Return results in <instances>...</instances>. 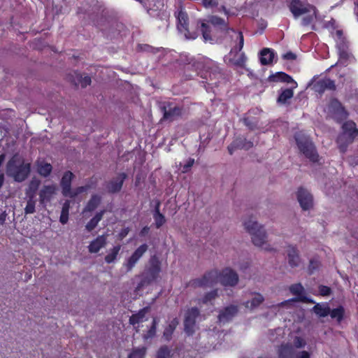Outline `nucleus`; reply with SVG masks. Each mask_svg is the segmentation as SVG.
Listing matches in <instances>:
<instances>
[{"label": "nucleus", "instance_id": "f257e3e1", "mask_svg": "<svg viewBox=\"0 0 358 358\" xmlns=\"http://www.w3.org/2000/svg\"><path fill=\"white\" fill-rule=\"evenodd\" d=\"M31 171L29 163H25L24 159L17 156H13L7 164V175L12 177L17 182L24 181Z\"/></svg>", "mask_w": 358, "mask_h": 358}, {"label": "nucleus", "instance_id": "f03ea898", "mask_svg": "<svg viewBox=\"0 0 358 358\" xmlns=\"http://www.w3.org/2000/svg\"><path fill=\"white\" fill-rule=\"evenodd\" d=\"M294 138L299 151L306 157L313 162L318 161L319 155L313 142L307 135L302 131L296 132Z\"/></svg>", "mask_w": 358, "mask_h": 358}, {"label": "nucleus", "instance_id": "7ed1b4c3", "mask_svg": "<svg viewBox=\"0 0 358 358\" xmlns=\"http://www.w3.org/2000/svg\"><path fill=\"white\" fill-rule=\"evenodd\" d=\"M343 132L337 139L340 149L344 152L348 144L351 143L354 138L358 135V129L352 121H348L343 124Z\"/></svg>", "mask_w": 358, "mask_h": 358}, {"label": "nucleus", "instance_id": "20e7f679", "mask_svg": "<svg viewBox=\"0 0 358 358\" xmlns=\"http://www.w3.org/2000/svg\"><path fill=\"white\" fill-rule=\"evenodd\" d=\"M236 39L238 44L235 45L229 54V62L238 66H243L246 62V56L243 52H240L244 45V38L242 32L236 33Z\"/></svg>", "mask_w": 358, "mask_h": 358}, {"label": "nucleus", "instance_id": "39448f33", "mask_svg": "<svg viewBox=\"0 0 358 358\" xmlns=\"http://www.w3.org/2000/svg\"><path fill=\"white\" fill-rule=\"evenodd\" d=\"M177 19V29L178 31L183 34L185 38L187 40H194L199 36L198 31H191L189 29V17L183 9H180L178 13H176Z\"/></svg>", "mask_w": 358, "mask_h": 358}, {"label": "nucleus", "instance_id": "423d86ee", "mask_svg": "<svg viewBox=\"0 0 358 358\" xmlns=\"http://www.w3.org/2000/svg\"><path fill=\"white\" fill-rule=\"evenodd\" d=\"M219 282V272L216 270L206 273L202 278H196L191 281V285L194 287H210Z\"/></svg>", "mask_w": 358, "mask_h": 358}, {"label": "nucleus", "instance_id": "0eeeda50", "mask_svg": "<svg viewBox=\"0 0 358 358\" xmlns=\"http://www.w3.org/2000/svg\"><path fill=\"white\" fill-rule=\"evenodd\" d=\"M328 115L336 121L341 122L348 117V113L340 101L333 99L328 106Z\"/></svg>", "mask_w": 358, "mask_h": 358}, {"label": "nucleus", "instance_id": "6e6552de", "mask_svg": "<svg viewBox=\"0 0 358 358\" xmlns=\"http://www.w3.org/2000/svg\"><path fill=\"white\" fill-rule=\"evenodd\" d=\"M250 235L252 241L255 246L261 248L262 250L267 252H272L274 250L267 241L268 236L264 227L255 231L254 234H251Z\"/></svg>", "mask_w": 358, "mask_h": 358}, {"label": "nucleus", "instance_id": "1a4fd4ad", "mask_svg": "<svg viewBox=\"0 0 358 358\" xmlns=\"http://www.w3.org/2000/svg\"><path fill=\"white\" fill-rule=\"evenodd\" d=\"M148 249L147 244L140 245L132 255L125 260L123 266L126 268L127 272L131 271L136 266L138 260L143 257Z\"/></svg>", "mask_w": 358, "mask_h": 358}, {"label": "nucleus", "instance_id": "9d476101", "mask_svg": "<svg viewBox=\"0 0 358 358\" xmlns=\"http://www.w3.org/2000/svg\"><path fill=\"white\" fill-rule=\"evenodd\" d=\"M219 282L224 286H235L238 282V274L230 268H225L219 272Z\"/></svg>", "mask_w": 358, "mask_h": 358}, {"label": "nucleus", "instance_id": "9b49d317", "mask_svg": "<svg viewBox=\"0 0 358 358\" xmlns=\"http://www.w3.org/2000/svg\"><path fill=\"white\" fill-rule=\"evenodd\" d=\"M199 315L197 308H192L188 310L185 314L184 325L185 331L188 335L194 332L196 327V319Z\"/></svg>", "mask_w": 358, "mask_h": 358}, {"label": "nucleus", "instance_id": "f8f14e48", "mask_svg": "<svg viewBox=\"0 0 358 358\" xmlns=\"http://www.w3.org/2000/svg\"><path fill=\"white\" fill-rule=\"evenodd\" d=\"M313 6L309 3H305L300 0H292L289 6V10L295 19L311 11Z\"/></svg>", "mask_w": 358, "mask_h": 358}, {"label": "nucleus", "instance_id": "ddd939ff", "mask_svg": "<svg viewBox=\"0 0 358 358\" xmlns=\"http://www.w3.org/2000/svg\"><path fill=\"white\" fill-rule=\"evenodd\" d=\"M296 198L303 210H308L313 207V195L306 189L299 188L296 192Z\"/></svg>", "mask_w": 358, "mask_h": 358}, {"label": "nucleus", "instance_id": "4468645a", "mask_svg": "<svg viewBox=\"0 0 358 358\" xmlns=\"http://www.w3.org/2000/svg\"><path fill=\"white\" fill-rule=\"evenodd\" d=\"M287 262L292 268L297 267L301 263V258L297 248L289 245L286 248Z\"/></svg>", "mask_w": 358, "mask_h": 358}, {"label": "nucleus", "instance_id": "2eb2a0df", "mask_svg": "<svg viewBox=\"0 0 358 358\" xmlns=\"http://www.w3.org/2000/svg\"><path fill=\"white\" fill-rule=\"evenodd\" d=\"M253 147V143L243 137L236 138L229 146L228 150L232 155L236 149L249 150Z\"/></svg>", "mask_w": 358, "mask_h": 358}, {"label": "nucleus", "instance_id": "dca6fc26", "mask_svg": "<svg viewBox=\"0 0 358 358\" xmlns=\"http://www.w3.org/2000/svg\"><path fill=\"white\" fill-rule=\"evenodd\" d=\"M163 119L169 121H173L180 117L182 114V109L179 106L169 104L163 107Z\"/></svg>", "mask_w": 358, "mask_h": 358}, {"label": "nucleus", "instance_id": "f3484780", "mask_svg": "<svg viewBox=\"0 0 358 358\" xmlns=\"http://www.w3.org/2000/svg\"><path fill=\"white\" fill-rule=\"evenodd\" d=\"M313 87L315 92L322 94L327 90H335L336 85L334 80L329 78H323L317 81Z\"/></svg>", "mask_w": 358, "mask_h": 358}, {"label": "nucleus", "instance_id": "a211bd4d", "mask_svg": "<svg viewBox=\"0 0 358 358\" xmlns=\"http://www.w3.org/2000/svg\"><path fill=\"white\" fill-rule=\"evenodd\" d=\"M126 178L127 175L122 173L118 175L115 178L111 180L107 185L108 191L112 193L119 192L121 189L124 180Z\"/></svg>", "mask_w": 358, "mask_h": 358}, {"label": "nucleus", "instance_id": "6ab92c4d", "mask_svg": "<svg viewBox=\"0 0 358 358\" xmlns=\"http://www.w3.org/2000/svg\"><path fill=\"white\" fill-rule=\"evenodd\" d=\"M74 175L71 171H66L64 174L61 180V187L62 189V194L64 196H69L71 191V181L73 178Z\"/></svg>", "mask_w": 358, "mask_h": 358}, {"label": "nucleus", "instance_id": "aec40b11", "mask_svg": "<svg viewBox=\"0 0 358 358\" xmlns=\"http://www.w3.org/2000/svg\"><path fill=\"white\" fill-rule=\"evenodd\" d=\"M237 312V306L234 305L227 306L220 312V313L218 315V320L220 322H229L236 315Z\"/></svg>", "mask_w": 358, "mask_h": 358}, {"label": "nucleus", "instance_id": "412c9836", "mask_svg": "<svg viewBox=\"0 0 358 358\" xmlns=\"http://www.w3.org/2000/svg\"><path fill=\"white\" fill-rule=\"evenodd\" d=\"M264 301V296L259 293H251L250 299L244 303L245 308L250 310L257 308Z\"/></svg>", "mask_w": 358, "mask_h": 358}, {"label": "nucleus", "instance_id": "4be33fe9", "mask_svg": "<svg viewBox=\"0 0 358 358\" xmlns=\"http://www.w3.org/2000/svg\"><path fill=\"white\" fill-rule=\"evenodd\" d=\"M200 24V29L202 34L203 40L205 43L209 42L213 43L214 38L211 35V27L207 24L205 20H199L197 22V25Z\"/></svg>", "mask_w": 358, "mask_h": 358}, {"label": "nucleus", "instance_id": "5701e85b", "mask_svg": "<svg viewBox=\"0 0 358 358\" xmlns=\"http://www.w3.org/2000/svg\"><path fill=\"white\" fill-rule=\"evenodd\" d=\"M294 352V346L290 343H282L278 348L279 358H293Z\"/></svg>", "mask_w": 358, "mask_h": 358}, {"label": "nucleus", "instance_id": "b1692460", "mask_svg": "<svg viewBox=\"0 0 358 358\" xmlns=\"http://www.w3.org/2000/svg\"><path fill=\"white\" fill-rule=\"evenodd\" d=\"M56 187L55 185H46L44 186L40 191V202L45 203V202L50 201L52 196L55 194Z\"/></svg>", "mask_w": 358, "mask_h": 358}, {"label": "nucleus", "instance_id": "393cba45", "mask_svg": "<svg viewBox=\"0 0 358 358\" xmlns=\"http://www.w3.org/2000/svg\"><path fill=\"white\" fill-rule=\"evenodd\" d=\"M245 229L250 234H254L255 231L263 228L264 226L259 224L256 219L251 216L246 218L243 222Z\"/></svg>", "mask_w": 358, "mask_h": 358}, {"label": "nucleus", "instance_id": "a878e982", "mask_svg": "<svg viewBox=\"0 0 358 358\" xmlns=\"http://www.w3.org/2000/svg\"><path fill=\"white\" fill-rule=\"evenodd\" d=\"M269 80L273 82H284L287 83H292L293 87L292 88H296L297 83L292 79L291 76L283 72H278L274 75L269 76Z\"/></svg>", "mask_w": 358, "mask_h": 358}, {"label": "nucleus", "instance_id": "bb28decb", "mask_svg": "<svg viewBox=\"0 0 358 358\" xmlns=\"http://www.w3.org/2000/svg\"><path fill=\"white\" fill-rule=\"evenodd\" d=\"M205 22L208 24L210 23L212 25L215 27H220L221 29L225 30V31H231L235 34L237 33L233 29H230L227 27V24L225 22V21L222 19L221 17L216 16V15H210L208 17L207 20H205Z\"/></svg>", "mask_w": 358, "mask_h": 358}, {"label": "nucleus", "instance_id": "cd10ccee", "mask_svg": "<svg viewBox=\"0 0 358 358\" xmlns=\"http://www.w3.org/2000/svg\"><path fill=\"white\" fill-rule=\"evenodd\" d=\"M106 244V237L104 235L99 236L92 241L88 246L89 252L91 253L98 252Z\"/></svg>", "mask_w": 358, "mask_h": 358}, {"label": "nucleus", "instance_id": "c85d7f7f", "mask_svg": "<svg viewBox=\"0 0 358 358\" xmlns=\"http://www.w3.org/2000/svg\"><path fill=\"white\" fill-rule=\"evenodd\" d=\"M38 173L43 177L48 176L52 169V165L43 160H37L36 162Z\"/></svg>", "mask_w": 358, "mask_h": 358}, {"label": "nucleus", "instance_id": "c756f323", "mask_svg": "<svg viewBox=\"0 0 358 358\" xmlns=\"http://www.w3.org/2000/svg\"><path fill=\"white\" fill-rule=\"evenodd\" d=\"M149 308L145 307L141 309L137 313L133 314L129 318V323L135 325L146 320L145 315L148 313Z\"/></svg>", "mask_w": 358, "mask_h": 358}, {"label": "nucleus", "instance_id": "7c9ffc66", "mask_svg": "<svg viewBox=\"0 0 358 358\" xmlns=\"http://www.w3.org/2000/svg\"><path fill=\"white\" fill-rule=\"evenodd\" d=\"M275 53L270 48H264L260 52V62L262 65L270 64L274 58Z\"/></svg>", "mask_w": 358, "mask_h": 358}, {"label": "nucleus", "instance_id": "2f4dec72", "mask_svg": "<svg viewBox=\"0 0 358 358\" xmlns=\"http://www.w3.org/2000/svg\"><path fill=\"white\" fill-rule=\"evenodd\" d=\"M160 272V266L158 263H154L152 264L151 267L150 268L148 271V273L150 275L149 279L148 281L145 279L143 280L138 286V288H140L141 286H143L145 283H149L151 281L155 280Z\"/></svg>", "mask_w": 358, "mask_h": 358}, {"label": "nucleus", "instance_id": "473e14b6", "mask_svg": "<svg viewBox=\"0 0 358 358\" xmlns=\"http://www.w3.org/2000/svg\"><path fill=\"white\" fill-rule=\"evenodd\" d=\"M314 313L321 317H324L330 313V308L327 304L317 303L313 308Z\"/></svg>", "mask_w": 358, "mask_h": 358}, {"label": "nucleus", "instance_id": "72a5a7b5", "mask_svg": "<svg viewBox=\"0 0 358 358\" xmlns=\"http://www.w3.org/2000/svg\"><path fill=\"white\" fill-rule=\"evenodd\" d=\"M104 213L105 210H101L97 213L95 216L92 218L86 224V229L88 231H92L97 226L98 223L101 220Z\"/></svg>", "mask_w": 358, "mask_h": 358}, {"label": "nucleus", "instance_id": "f704fd0d", "mask_svg": "<svg viewBox=\"0 0 358 358\" xmlns=\"http://www.w3.org/2000/svg\"><path fill=\"white\" fill-rule=\"evenodd\" d=\"M293 89L294 88H289L282 90L280 93L279 96L277 99L278 103L280 104H285L287 100L292 98L294 95Z\"/></svg>", "mask_w": 358, "mask_h": 358}, {"label": "nucleus", "instance_id": "c9c22d12", "mask_svg": "<svg viewBox=\"0 0 358 358\" xmlns=\"http://www.w3.org/2000/svg\"><path fill=\"white\" fill-rule=\"evenodd\" d=\"M101 203V197L96 194L92 195L83 212H91L95 210Z\"/></svg>", "mask_w": 358, "mask_h": 358}, {"label": "nucleus", "instance_id": "e433bc0d", "mask_svg": "<svg viewBox=\"0 0 358 358\" xmlns=\"http://www.w3.org/2000/svg\"><path fill=\"white\" fill-rule=\"evenodd\" d=\"M316 16L317 9L315 6H313V9H311V11H308L306 13V14H305V16L301 20V24L305 27L310 25L313 22V20L316 17Z\"/></svg>", "mask_w": 358, "mask_h": 358}, {"label": "nucleus", "instance_id": "4c0bfd02", "mask_svg": "<svg viewBox=\"0 0 358 358\" xmlns=\"http://www.w3.org/2000/svg\"><path fill=\"white\" fill-rule=\"evenodd\" d=\"M159 205L160 203H157L154 213V219L155 221V225L157 228H159L165 222L164 216L159 212Z\"/></svg>", "mask_w": 358, "mask_h": 358}, {"label": "nucleus", "instance_id": "58836bf2", "mask_svg": "<svg viewBox=\"0 0 358 358\" xmlns=\"http://www.w3.org/2000/svg\"><path fill=\"white\" fill-rule=\"evenodd\" d=\"M121 249V246L117 245L113 247L108 253V255L105 257V261L108 264H110L113 262L119 254V252Z\"/></svg>", "mask_w": 358, "mask_h": 358}, {"label": "nucleus", "instance_id": "ea45409f", "mask_svg": "<svg viewBox=\"0 0 358 358\" xmlns=\"http://www.w3.org/2000/svg\"><path fill=\"white\" fill-rule=\"evenodd\" d=\"M344 313V308L340 306L338 308H334L333 310L330 309V313L329 315H330L332 319H336L338 322H341L343 318Z\"/></svg>", "mask_w": 358, "mask_h": 358}, {"label": "nucleus", "instance_id": "a19ab883", "mask_svg": "<svg viewBox=\"0 0 358 358\" xmlns=\"http://www.w3.org/2000/svg\"><path fill=\"white\" fill-rule=\"evenodd\" d=\"M70 208V201H66L63 204L59 221L62 224H66L69 220V211Z\"/></svg>", "mask_w": 358, "mask_h": 358}, {"label": "nucleus", "instance_id": "79ce46f5", "mask_svg": "<svg viewBox=\"0 0 358 358\" xmlns=\"http://www.w3.org/2000/svg\"><path fill=\"white\" fill-rule=\"evenodd\" d=\"M146 350L145 347L134 348L129 355L128 358H143L145 355Z\"/></svg>", "mask_w": 358, "mask_h": 358}, {"label": "nucleus", "instance_id": "37998d69", "mask_svg": "<svg viewBox=\"0 0 358 358\" xmlns=\"http://www.w3.org/2000/svg\"><path fill=\"white\" fill-rule=\"evenodd\" d=\"M171 350L166 345L162 346L156 354L155 358H171Z\"/></svg>", "mask_w": 358, "mask_h": 358}, {"label": "nucleus", "instance_id": "c03bdc74", "mask_svg": "<svg viewBox=\"0 0 358 358\" xmlns=\"http://www.w3.org/2000/svg\"><path fill=\"white\" fill-rule=\"evenodd\" d=\"M36 200L34 199V194L30 196L26 207L24 208L25 214H32L35 212Z\"/></svg>", "mask_w": 358, "mask_h": 358}, {"label": "nucleus", "instance_id": "a18cd8bd", "mask_svg": "<svg viewBox=\"0 0 358 358\" xmlns=\"http://www.w3.org/2000/svg\"><path fill=\"white\" fill-rule=\"evenodd\" d=\"M289 290L293 294L300 296L301 299L303 300L302 296L304 293V288L300 283L292 285L289 287Z\"/></svg>", "mask_w": 358, "mask_h": 358}, {"label": "nucleus", "instance_id": "49530a36", "mask_svg": "<svg viewBox=\"0 0 358 358\" xmlns=\"http://www.w3.org/2000/svg\"><path fill=\"white\" fill-rule=\"evenodd\" d=\"M157 325V320L156 318H154L152 320V324L147 334L143 336L144 340H148L149 338H153L156 334V329Z\"/></svg>", "mask_w": 358, "mask_h": 358}, {"label": "nucleus", "instance_id": "de8ad7c7", "mask_svg": "<svg viewBox=\"0 0 358 358\" xmlns=\"http://www.w3.org/2000/svg\"><path fill=\"white\" fill-rule=\"evenodd\" d=\"M90 188V185H85V186H81V187H78L77 188H76L75 189H71V192H70V194H69L68 196L71 197V198H74L76 197L77 195L80 194H82L85 192H86L87 189H89Z\"/></svg>", "mask_w": 358, "mask_h": 358}, {"label": "nucleus", "instance_id": "09e8293b", "mask_svg": "<svg viewBox=\"0 0 358 358\" xmlns=\"http://www.w3.org/2000/svg\"><path fill=\"white\" fill-rule=\"evenodd\" d=\"M217 296V290H213L208 293H207L203 298L202 299V303H207L208 302H210L213 299H215Z\"/></svg>", "mask_w": 358, "mask_h": 358}, {"label": "nucleus", "instance_id": "8fccbe9b", "mask_svg": "<svg viewBox=\"0 0 358 358\" xmlns=\"http://www.w3.org/2000/svg\"><path fill=\"white\" fill-rule=\"evenodd\" d=\"M176 323L172 322L171 324H170L164 330V336L166 338V340H169L171 334H173L175 327H176Z\"/></svg>", "mask_w": 358, "mask_h": 358}, {"label": "nucleus", "instance_id": "3c124183", "mask_svg": "<svg viewBox=\"0 0 358 358\" xmlns=\"http://www.w3.org/2000/svg\"><path fill=\"white\" fill-rule=\"evenodd\" d=\"M306 341L300 337V336H296L294 339V347L296 348H303L306 346Z\"/></svg>", "mask_w": 358, "mask_h": 358}, {"label": "nucleus", "instance_id": "603ef678", "mask_svg": "<svg viewBox=\"0 0 358 358\" xmlns=\"http://www.w3.org/2000/svg\"><path fill=\"white\" fill-rule=\"evenodd\" d=\"M331 288L327 286L320 285L319 287V292L322 296H329L331 294Z\"/></svg>", "mask_w": 358, "mask_h": 358}, {"label": "nucleus", "instance_id": "864d4df0", "mask_svg": "<svg viewBox=\"0 0 358 358\" xmlns=\"http://www.w3.org/2000/svg\"><path fill=\"white\" fill-rule=\"evenodd\" d=\"M243 122L250 129L253 130L256 128V123L252 121L250 118L245 117L243 119Z\"/></svg>", "mask_w": 358, "mask_h": 358}, {"label": "nucleus", "instance_id": "5fc2aeb1", "mask_svg": "<svg viewBox=\"0 0 358 358\" xmlns=\"http://www.w3.org/2000/svg\"><path fill=\"white\" fill-rule=\"evenodd\" d=\"M194 163V159H189L188 161L184 166H182V172L186 173L189 171V169L193 166Z\"/></svg>", "mask_w": 358, "mask_h": 358}, {"label": "nucleus", "instance_id": "6e6d98bb", "mask_svg": "<svg viewBox=\"0 0 358 358\" xmlns=\"http://www.w3.org/2000/svg\"><path fill=\"white\" fill-rule=\"evenodd\" d=\"M203 5L205 8H212L217 5L215 0H203Z\"/></svg>", "mask_w": 358, "mask_h": 358}, {"label": "nucleus", "instance_id": "4d7b16f0", "mask_svg": "<svg viewBox=\"0 0 358 358\" xmlns=\"http://www.w3.org/2000/svg\"><path fill=\"white\" fill-rule=\"evenodd\" d=\"M310 355L308 352L303 350L299 352L296 355L295 358H310Z\"/></svg>", "mask_w": 358, "mask_h": 358}, {"label": "nucleus", "instance_id": "13d9d810", "mask_svg": "<svg viewBox=\"0 0 358 358\" xmlns=\"http://www.w3.org/2000/svg\"><path fill=\"white\" fill-rule=\"evenodd\" d=\"M81 85L83 87H85L86 86L90 85L91 78L89 76H85L81 80Z\"/></svg>", "mask_w": 358, "mask_h": 358}, {"label": "nucleus", "instance_id": "bf43d9fd", "mask_svg": "<svg viewBox=\"0 0 358 358\" xmlns=\"http://www.w3.org/2000/svg\"><path fill=\"white\" fill-rule=\"evenodd\" d=\"M39 185V182L38 180H31L29 184V189L32 190L34 192L38 189Z\"/></svg>", "mask_w": 358, "mask_h": 358}, {"label": "nucleus", "instance_id": "052dcab7", "mask_svg": "<svg viewBox=\"0 0 358 358\" xmlns=\"http://www.w3.org/2000/svg\"><path fill=\"white\" fill-rule=\"evenodd\" d=\"M282 57H283V59H287V60H294L296 59V56L293 52H288L286 54H285L282 56Z\"/></svg>", "mask_w": 358, "mask_h": 358}, {"label": "nucleus", "instance_id": "680f3d73", "mask_svg": "<svg viewBox=\"0 0 358 358\" xmlns=\"http://www.w3.org/2000/svg\"><path fill=\"white\" fill-rule=\"evenodd\" d=\"M317 267V262L316 261H314V260H311L310 262V265H309V270L310 271V272H313V271L315 269H316Z\"/></svg>", "mask_w": 358, "mask_h": 358}, {"label": "nucleus", "instance_id": "e2e57ef3", "mask_svg": "<svg viewBox=\"0 0 358 358\" xmlns=\"http://www.w3.org/2000/svg\"><path fill=\"white\" fill-rule=\"evenodd\" d=\"M7 214L6 212H3L0 214V224L3 225L6 220Z\"/></svg>", "mask_w": 358, "mask_h": 358}, {"label": "nucleus", "instance_id": "0e129e2a", "mask_svg": "<svg viewBox=\"0 0 358 358\" xmlns=\"http://www.w3.org/2000/svg\"><path fill=\"white\" fill-rule=\"evenodd\" d=\"M129 231V228H124V229H123L121 231V232L120 233V238L122 239V238H124V237L128 234Z\"/></svg>", "mask_w": 358, "mask_h": 358}, {"label": "nucleus", "instance_id": "69168bd1", "mask_svg": "<svg viewBox=\"0 0 358 358\" xmlns=\"http://www.w3.org/2000/svg\"><path fill=\"white\" fill-rule=\"evenodd\" d=\"M294 301V299L285 301H282V302H281V303H278V305H276V306H273V307H274V308H277V307H280V306H285V305H286V304H287V303H290V302H292V301Z\"/></svg>", "mask_w": 358, "mask_h": 358}, {"label": "nucleus", "instance_id": "338daca9", "mask_svg": "<svg viewBox=\"0 0 358 358\" xmlns=\"http://www.w3.org/2000/svg\"><path fill=\"white\" fill-rule=\"evenodd\" d=\"M148 231H149V227H143V228L141 229V232H140V234H141V236H144L145 234H146L148 232Z\"/></svg>", "mask_w": 358, "mask_h": 358}, {"label": "nucleus", "instance_id": "774afa93", "mask_svg": "<svg viewBox=\"0 0 358 358\" xmlns=\"http://www.w3.org/2000/svg\"><path fill=\"white\" fill-rule=\"evenodd\" d=\"M3 174H0V187L2 186L3 185Z\"/></svg>", "mask_w": 358, "mask_h": 358}]
</instances>
